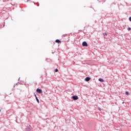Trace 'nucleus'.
<instances>
[{
  "mask_svg": "<svg viewBox=\"0 0 131 131\" xmlns=\"http://www.w3.org/2000/svg\"><path fill=\"white\" fill-rule=\"evenodd\" d=\"M18 80H20V77L18 78Z\"/></svg>",
  "mask_w": 131,
  "mask_h": 131,
  "instance_id": "14",
  "label": "nucleus"
},
{
  "mask_svg": "<svg viewBox=\"0 0 131 131\" xmlns=\"http://www.w3.org/2000/svg\"><path fill=\"white\" fill-rule=\"evenodd\" d=\"M39 6V5H37L38 7Z\"/></svg>",
  "mask_w": 131,
  "mask_h": 131,
  "instance_id": "18",
  "label": "nucleus"
},
{
  "mask_svg": "<svg viewBox=\"0 0 131 131\" xmlns=\"http://www.w3.org/2000/svg\"><path fill=\"white\" fill-rule=\"evenodd\" d=\"M99 110L101 111V108H99Z\"/></svg>",
  "mask_w": 131,
  "mask_h": 131,
  "instance_id": "17",
  "label": "nucleus"
},
{
  "mask_svg": "<svg viewBox=\"0 0 131 131\" xmlns=\"http://www.w3.org/2000/svg\"><path fill=\"white\" fill-rule=\"evenodd\" d=\"M29 1H30V0H27V2H29Z\"/></svg>",
  "mask_w": 131,
  "mask_h": 131,
  "instance_id": "13",
  "label": "nucleus"
},
{
  "mask_svg": "<svg viewBox=\"0 0 131 131\" xmlns=\"http://www.w3.org/2000/svg\"><path fill=\"white\" fill-rule=\"evenodd\" d=\"M105 36H107V34H105Z\"/></svg>",
  "mask_w": 131,
  "mask_h": 131,
  "instance_id": "15",
  "label": "nucleus"
},
{
  "mask_svg": "<svg viewBox=\"0 0 131 131\" xmlns=\"http://www.w3.org/2000/svg\"><path fill=\"white\" fill-rule=\"evenodd\" d=\"M1 110H0V112H1Z\"/></svg>",
  "mask_w": 131,
  "mask_h": 131,
  "instance_id": "19",
  "label": "nucleus"
},
{
  "mask_svg": "<svg viewBox=\"0 0 131 131\" xmlns=\"http://www.w3.org/2000/svg\"><path fill=\"white\" fill-rule=\"evenodd\" d=\"M82 47H88V43L86 41H83L82 43Z\"/></svg>",
  "mask_w": 131,
  "mask_h": 131,
  "instance_id": "3",
  "label": "nucleus"
},
{
  "mask_svg": "<svg viewBox=\"0 0 131 131\" xmlns=\"http://www.w3.org/2000/svg\"><path fill=\"white\" fill-rule=\"evenodd\" d=\"M130 30H131L130 27H129V28H127V30H128V31H130Z\"/></svg>",
  "mask_w": 131,
  "mask_h": 131,
  "instance_id": "9",
  "label": "nucleus"
},
{
  "mask_svg": "<svg viewBox=\"0 0 131 131\" xmlns=\"http://www.w3.org/2000/svg\"><path fill=\"white\" fill-rule=\"evenodd\" d=\"M125 95L126 96H129V93L127 91L125 92Z\"/></svg>",
  "mask_w": 131,
  "mask_h": 131,
  "instance_id": "7",
  "label": "nucleus"
},
{
  "mask_svg": "<svg viewBox=\"0 0 131 131\" xmlns=\"http://www.w3.org/2000/svg\"><path fill=\"white\" fill-rule=\"evenodd\" d=\"M34 95L35 97V98H36V97H37V96H36V94H35V93H34Z\"/></svg>",
  "mask_w": 131,
  "mask_h": 131,
  "instance_id": "12",
  "label": "nucleus"
},
{
  "mask_svg": "<svg viewBox=\"0 0 131 131\" xmlns=\"http://www.w3.org/2000/svg\"><path fill=\"white\" fill-rule=\"evenodd\" d=\"M37 103H38L39 104V100L38 99V98H37V97H36L35 98Z\"/></svg>",
  "mask_w": 131,
  "mask_h": 131,
  "instance_id": "8",
  "label": "nucleus"
},
{
  "mask_svg": "<svg viewBox=\"0 0 131 131\" xmlns=\"http://www.w3.org/2000/svg\"><path fill=\"white\" fill-rule=\"evenodd\" d=\"M55 42H57V43H60V42H61V40H60L59 39H56L55 40Z\"/></svg>",
  "mask_w": 131,
  "mask_h": 131,
  "instance_id": "5",
  "label": "nucleus"
},
{
  "mask_svg": "<svg viewBox=\"0 0 131 131\" xmlns=\"http://www.w3.org/2000/svg\"><path fill=\"white\" fill-rule=\"evenodd\" d=\"M98 80L99 81H100V82H104V80L102 78H99Z\"/></svg>",
  "mask_w": 131,
  "mask_h": 131,
  "instance_id": "6",
  "label": "nucleus"
},
{
  "mask_svg": "<svg viewBox=\"0 0 131 131\" xmlns=\"http://www.w3.org/2000/svg\"><path fill=\"white\" fill-rule=\"evenodd\" d=\"M129 20L131 22V16L129 17Z\"/></svg>",
  "mask_w": 131,
  "mask_h": 131,
  "instance_id": "11",
  "label": "nucleus"
},
{
  "mask_svg": "<svg viewBox=\"0 0 131 131\" xmlns=\"http://www.w3.org/2000/svg\"><path fill=\"white\" fill-rule=\"evenodd\" d=\"M36 92L37 93H38L39 94H42V90H41V89H36Z\"/></svg>",
  "mask_w": 131,
  "mask_h": 131,
  "instance_id": "2",
  "label": "nucleus"
},
{
  "mask_svg": "<svg viewBox=\"0 0 131 131\" xmlns=\"http://www.w3.org/2000/svg\"><path fill=\"white\" fill-rule=\"evenodd\" d=\"M58 69H56L55 70V72H58Z\"/></svg>",
  "mask_w": 131,
  "mask_h": 131,
  "instance_id": "10",
  "label": "nucleus"
},
{
  "mask_svg": "<svg viewBox=\"0 0 131 131\" xmlns=\"http://www.w3.org/2000/svg\"><path fill=\"white\" fill-rule=\"evenodd\" d=\"M91 80V78L89 77H86L85 78V81H90Z\"/></svg>",
  "mask_w": 131,
  "mask_h": 131,
  "instance_id": "4",
  "label": "nucleus"
},
{
  "mask_svg": "<svg viewBox=\"0 0 131 131\" xmlns=\"http://www.w3.org/2000/svg\"><path fill=\"white\" fill-rule=\"evenodd\" d=\"M73 100H74V101H76V100H78V96H76V95H74L72 96Z\"/></svg>",
  "mask_w": 131,
  "mask_h": 131,
  "instance_id": "1",
  "label": "nucleus"
},
{
  "mask_svg": "<svg viewBox=\"0 0 131 131\" xmlns=\"http://www.w3.org/2000/svg\"><path fill=\"white\" fill-rule=\"evenodd\" d=\"M17 84H18V83H16V85H17Z\"/></svg>",
  "mask_w": 131,
  "mask_h": 131,
  "instance_id": "16",
  "label": "nucleus"
}]
</instances>
